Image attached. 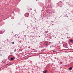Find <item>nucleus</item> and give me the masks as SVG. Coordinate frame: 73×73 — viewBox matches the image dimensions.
<instances>
[{"label": "nucleus", "instance_id": "nucleus-1", "mask_svg": "<svg viewBox=\"0 0 73 73\" xmlns=\"http://www.w3.org/2000/svg\"><path fill=\"white\" fill-rule=\"evenodd\" d=\"M29 13H27L25 14V17H28L29 16Z\"/></svg>", "mask_w": 73, "mask_h": 73}, {"label": "nucleus", "instance_id": "nucleus-2", "mask_svg": "<svg viewBox=\"0 0 73 73\" xmlns=\"http://www.w3.org/2000/svg\"><path fill=\"white\" fill-rule=\"evenodd\" d=\"M44 45L45 46H48V42H44Z\"/></svg>", "mask_w": 73, "mask_h": 73}, {"label": "nucleus", "instance_id": "nucleus-3", "mask_svg": "<svg viewBox=\"0 0 73 73\" xmlns=\"http://www.w3.org/2000/svg\"><path fill=\"white\" fill-rule=\"evenodd\" d=\"M46 72H47V70H45V71H43V73H46Z\"/></svg>", "mask_w": 73, "mask_h": 73}, {"label": "nucleus", "instance_id": "nucleus-4", "mask_svg": "<svg viewBox=\"0 0 73 73\" xmlns=\"http://www.w3.org/2000/svg\"><path fill=\"white\" fill-rule=\"evenodd\" d=\"M3 31H0V34H2Z\"/></svg>", "mask_w": 73, "mask_h": 73}, {"label": "nucleus", "instance_id": "nucleus-5", "mask_svg": "<svg viewBox=\"0 0 73 73\" xmlns=\"http://www.w3.org/2000/svg\"><path fill=\"white\" fill-rule=\"evenodd\" d=\"M70 42H72V43H73V40H70Z\"/></svg>", "mask_w": 73, "mask_h": 73}, {"label": "nucleus", "instance_id": "nucleus-6", "mask_svg": "<svg viewBox=\"0 0 73 73\" xmlns=\"http://www.w3.org/2000/svg\"><path fill=\"white\" fill-rule=\"evenodd\" d=\"M13 59H14V58H13L11 57L10 58V60H13Z\"/></svg>", "mask_w": 73, "mask_h": 73}, {"label": "nucleus", "instance_id": "nucleus-7", "mask_svg": "<svg viewBox=\"0 0 73 73\" xmlns=\"http://www.w3.org/2000/svg\"><path fill=\"white\" fill-rule=\"evenodd\" d=\"M56 52H57L56 50H54V51H53V52H54V53H56Z\"/></svg>", "mask_w": 73, "mask_h": 73}, {"label": "nucleus", "instance_id": "nucleus-8", "mask_svg": "<svg viewBox=\"0 0 73 73\" xmlns=\"http://www.w3.org/2000/svg\"><path fill=\"white\" fill-rule=\"evenodd\" d=\"M72 67H70L69 68V70H72Z\"/></svg>", "mask_w": 73, "mask_h": 73}, {"label": "nucleus", "instance_id": "nucleus-9", "mask_svg": "<svg viewBox=\"0 0 73 73\" xmlns=\"http://www.w3.org/2000/svg\"><path fill=\"white\" fill-rule=\"evenodd\" d=\"M20 43H21V41L20 40L19 41Z\"/></svg>", "mask_w": 73, "mask_h": 73}, {"label": "nucleus", "instance_id": "nucleus-10", "mask_svg": "<svg viewBox=\"0 0 73 73\" xmlns=\"http://www.w3.org/2000/svg\"><path fill=\"white\" fill-rule=\"evenodd\" d=\"M48 31H46V33H48Z\"/></svg>", "mask_w": 73, "mask_h": 73}, {"label": "nucleus", "instance_id": "nucleus-11", "mask_svg": "<svg viewBox=\"0 0 73 73\" xmlns=\"http://www.w3.org/2000/svg\"><path fill=\"white\" fill-rule=\"evenodd\" d=\"M28 48H29V49H30V48H31V47H30V46H29L28 47Z\"/></svg>", "mask_w": 73, "mask_h": 73}, {"label": "nucleus", "instance_id": "nucleus-12", "mask_svg": "<svg viewBox=\"0 0 73 73\" xmlns=\"http://www.w3.org/2000/svg\"><path fill=\"white\" fill-rule=\"evenodd\" d=\"M12 44H14V42H12Z\"/></svg>", "mask_w": 73, "mask_h": 73}, {"label": "nucleus", "instance_id": "nucleus-13", "mask_svg": "<svg viewBox=\"0 0 73 73\" xmlns=\"http://www.w3.org/2000/svg\"><path fill=\"white\" fill-rule=\"evenodd\" d=\"M16 49H15V50H14V52H15L16 51Z\"/></svg>", "mask_w": 73, "mask_h": 73}, {"label": "nucleus", "instance_id": "nucleus-14", "mask_svg": "<svg viewBox=\"0 0 73 73\" xmlns=\"http://www.w3.org/2000/svg\"><path fill=\"white\" fill-rule=\"evenodd\" d=\"M0 56H2V54L0 55Z\"/></svg>", "mask_w": 73, "mask_h": 73}, {"label": "nucleus", "instance_id": "nucleus-15", "mask_svg": "<svg viewBox=\"0 0 73 73\" xmlns=\"http://www.w3.org/2000/svg\"><path fill=\"white\" fill-rule=\"evenodd\" d=\"M63 38H62V39H63Z\"/></svg>", "mask_w": 73, "mask_h": 73}, {"label": "nucleus", "instance_id": "nucleus-16", "mask_svg": "<svg viewBox=\"0 0 73 73\" xmlns=\"http://www.w3.org/2000/svg\"><path fill=\"white\" fill-rule=\"evenodd\" d=\"M6 66H7V65H8V64H6Z\"/></svg>", "mask_w": 73, "mask_h": 73}]
</instances>
